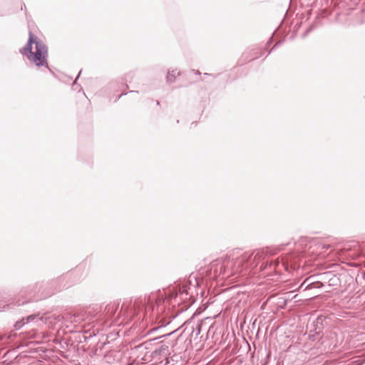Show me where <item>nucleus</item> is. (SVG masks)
Segmentation results:
<instances>
[{
    "mask_svg": "<svg viewBox=\"0 0 365 365\" xmlns=\"http://www.w3.org/2000/svg\"><path fill=\"white\" fill-rule=\"evenodd\" d=\"M23 6H24L23 4H21V8L22 9Z\"/></svg>",
    "mask_w": 365,
    "mask_h": 365,
    "instance_id": "nucleus-2",
    "label": "nucleus"
},
{
    "mask_svg": "<svg viewBox=\"0 0 365 365\" xmlns=\"http://www.w3.org/2000/svg\"><path fill=\"white\" fill-rule=\"evenodd\" d=\"M21 52L37 66L47 64V48L46 45L31 32H29V41Z\"/></svg>",
    "mask_w": 365,
    "mask_h": 365,
    "instance_id": "nucleus-1",
    "label": "nucleus"
}]
</instances>
